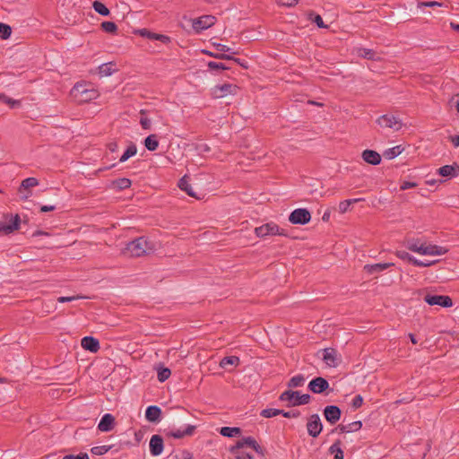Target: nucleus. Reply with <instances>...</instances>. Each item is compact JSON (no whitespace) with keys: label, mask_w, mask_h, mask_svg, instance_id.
Segmentation results:
<instances>
[{"label":"nucleus","mask_w":459,"mask_h":459,"mask_svg":"<svg viewBox=\"0 0 459 459\" xmlns=\"http://www.w3.org/2000/svg\"><path fill=\"white\" fill-rule=\"evenodd\" d=\"M153 247L144 237H140L129 242L123 253L132 257H139L152 252Z\"/></svg>","instance_id":"obj_1"},{"label":"nucleus","mask_w":459,"mask_h":459,"mask_svg":"<svg viewBox=\"0 0 459 459\" xmlns=\"http://www.w3.org/2000/svg\"><path fill=\"white\" fill-rule=\"evenodd\" d=\"M279 400L288 402V407H294L309 403L311 395L308 394H300L298 391L286 390L281 394Z\"/></svg>","instance_id":"obj_2"},{"label":"nucleus","mask_w":459,"mask_h":459,"mask_svg":"<svg viewBox=\"0 0 459 459\" xmlns=\"http://www.w3.org/2000/svg\"><path fill=\"white\" fill-rule=\"evenodd\" d=\"M255 234L258 238L268 236H288L286 230L281 229L276 223L271 221L255 229Z\"/></svg>","instance_id":"obj_3"},{"label":"nucleus","mask_w":459,"mask_h":459,"mask_svg":"<svg viewBox=\"0 0 459 459\" xmlns=\"http://www.w3.org/2000/svg\"><path fill=\"white\" fill-rule=\"evenodd\" d=\"M4 219V221L0 222V236L9 235L19 230L21 224L19 214L5 213Z\"/></svg>","instance_id":"obj_4"},{"label":"nucleus","mask_w":459,"mask_h":459,"mask_svg":"<svg viewBox=\"0 0 459 459\" xmlns=\"http://www.w3.org/2000/svg\"><path fill=\"white\" fill-rule=\"evenodd\" d=\"M74 91H75V96L79 97V100L83 102L95 100L99 96L97 90L93 88H86V85L84 84H76L74 87Z\"/></svg>","instance_id":"obj_5"},{"label":"nucleus","mask_w":459,"mask_h":459,"mask_svg":"<svg viewBox=\"0 0 459 459\" xmlns=\"http://www.w3.org/2000/svg\"><path fill=\"white\" fill-rule=\"evenodd\" d=\"M239 91V87L233 83H223L215 85L212 90L214 98H224L229 95H236Z\"/></svg>","instance_id":"obj_6"},{"label":"nucleus","mask_w":459,"mask_h":459,"mask_svg":"<svg viewBox=\"0 0 459 459\" xmlns=\"http://www.w3.org/2000/svg\"><path fill=\"white\" fill-rule=\"evenodd\" d=\"M311 220V214L308 210L305 208H299L291 212L289 216V221L292 224L305 225Z\"/></svg>","instance_id":"obj_7"},{"label":"nucleus","mask_w":459,"mask_h":459,"mask_svg":"<svg viewBox=\"0 0 459 459\" xmlns=\"http://www.w3.org/2000/svg\"><path fill=\"white\" fill-rule=\"evenodd\" d=\"M307 430L310 437H317L323 430V424L318 414H312L307 419Z\"/></svg>","instance_id":"obj_8"},{"label":"nucleus","mask_w":459,"mask_h":459,"mask_svg":"<svg viewBox=\"0 0 459 459\" xmlns=\"http://www.w3.org/2000/svg\"><path fill=\"white\" fill-rule=\"evenodd\" d=\"M424 301L430 306H440L442 307H450L453 306V300L449 296L446 295H430L424 297Z\"/></svg>","instance_id":"obj_9"},{"label":"nucleus","mask_w":459,"mask_h":459,"mask_svg":"<svg viewBox=\"0 0 459 459\" xmlns=\"http://www.w3.org/2000/svg\"><path fill=\"white\" fill-rule=\"evenodd\" d=\"M377 123L381 126L385 128H391L395 131L399 130L403 124L400 119H398L396 117L393 115H383L379 117L377 120Z\"/></svg>","instance_id":"obj_10"},{"label":"nucleus","mask_w":459,"mask_h":459,"mask_svg":"<svg viewBox=\"0 0 459 459\" xmlns=\"http://www.w3.org/2000/svg\"><path fill=\"white\" fill-rule=\"evenodd\" d=\"M307 389L314 394H323L329 389V383L325 378L316 377L308 383Z\"/></svg>","instance_id":"obj_11"},{"label":"nucleus","mask_w":459,"mask_h":459,"mask_svg":"<svg viewBox=\"0 0 459 459\" xmlns=\"http://www.w3.org/2000/svg\"><path fill=\"white\" fill-rule=\"evenodd\" d=\"M323 414L325 419L331 424L333 425L339 420L342 416V411L341 409L336 405H327L325 407L323 411Z\"/></svg>","instance_id":"obj_12"},{"label":"nucleus","mask_w":459,"mask_h":459,"mask_svg":"<svg viewBox=\"0 0 459 459\" xmlns=\"http://www.w3.org/2000/svg\"><path fill=\"white\" fill-rule=\"evenodd\" d=\"M420 250V255H442L448 252V249L445 247L437 246V245H422Z\"/></svg>","instance_id":"obj_13"},{"label":"nucleus","mask_w":459,"mask_h":459,"mask_svg":"<svg viewBox=\"0 0 459 459\" xmlns=\"http://www.w3.org/2000/svg\"><path fill=\"white\" fill-rule=\"evenodd\" d=\"M150 453L153 456L160 455L164 448L163 438L160 435H153L150 440Z\"/></svg>","instance_id":"obj_14"},{"label":"nucleus","mask_w":459,"mask_h":459,"mask_svg":"<svg viewBox=\"0 0 459 459\" xmlns=\"http://www.w3.org/2000/svg\"><path fill=\"white\" fill-rule=\"evenodd\" d=\"M115 427V417L110 413L102 416L98 425V429L102 432L111 431Z\"/></svg>","instance_id":"obj_15"},{"label":"nucleus","mask_w":459,"mask_h":459,"mask_svg":"<svg viewBox=\"0 0 459 459\" xmlns=\"http://www.w3.org/2000/svg\"><path fill=\"white\" fill-rule=\"evenodd\" d=\"M136 33L139 34L142 37L147 38V39H152V40H160V41H161L164 44H168V43L170 42L169 37H168L166 35L152 32V31H150L147 29L138 30L136 31Z\"/></svg>","instance_id":"obj_16"},{"label":"nucleus","mask_w":459,"mask_h":459,"mask_svg":"<svg viewBox=\"0 0 459 459\" xmlns=\"http://www.w3.org/2000/svg\"><path fill=\"white\" fill-rule=\"evenodd\" d=\"M437 174L444 178H455L459 175V165L455 162L442 166L437 169Z\"/></svg>","instance_id":"obj_17"},{"label":"nucleus","mask_w":459,"mask_h":459,"mask_svg":"<svg viewBox=\"0 0 459 459\" xmlns=\"http://www.w3.org/2000/svg\"><path fill=\"white\" fill-rule=\"evenodd\" d=\"M323 352V360L326 363L327 366L335 368L337 363V351L333 348H325L322 350Z\"/></svg>","instance_id":"obj_18"},{"label":"nucleus","mask_w":459,"mask_h":459,"mask_svg":"<svg viewBox=\"0 0 459 459\" xmlns=\"http://www.w3.org/2000/svg\"><path fill=\"white\" fill-rule=\"evenodd\" d=\"M82 347L91 352H97L100 350V342L92 336H85L81 341Z\"/></svg>","instance_id":"obj_19"},{"label":"nucleus","mask_w":459,"mask_h":459,"mask_svg":"<svg viewBox=\"0 0 459 459\" xmlns=\"http://www.w3.org/2000/svg\"><path fill=\"white\" fill-rule=\"evenodd\" d=\"M161 416V410L156 405H150L145 411V418L150 422H159Z\"/></svg>","instance_id":"obj_20"},{"label":"nucleus","mask_w":459,"mask_h":459,"mask_svg":"<svg viewBox=\"0 0 459 459\" xmlns=\"http://www.w3.org/2000/svg\"><path fill=\"white\" fill-rule=\"evenodd\" d=\"M362 159L371 165H378L381 162L380 154L373 150H365L362 152Z\"/></svg>","instance_id":"obj_21"},{"label":"nucleus","mask_w":459,"mask_h":459,"mask_svg":"<svg viewBox=\"0 0 459 459\" xmlns=\"http://www.w3.org/2000/svg\"><path fill=\"white\" fill-rule=\"evenodd\" d=\"M393 263H379L374 264H366L364 266V271L369 274H374L377 273H380L391 266H393Z\"/></svg>","instance_id":"obj_22"},{"label":"nucleus","mask_w":459,"mask_h":459,"mask_svg":"<svg viewBox=\"0 0 459 459\" xmlns=\"http://www.w3.org/2000/svg\"><path fill=\"white\" fill-rule=\"evenodd\" d=\"M243 443L245 444V446L251 447L259 455L264 456L265 455V449L262 447L253 437H243Z\"/></svg>","instance_id":"obj_23"},{"label":"nucleus","mask_w":459,"mask_h":459,"mask_svg":"<svg viewBox=\"0 0 459 459\" xmlns=\"http://www.w3.org/2000/svg\"><path fill=\"white\" fill-rule=\"evenodd\" d=\"M361 428H362V422L360 420H356V421L351 422V423H349L347 425L340 424L337 427V429L342 433H350V432L358 431Z\"/></svg>","instance_id":"obj_24"},{"label":"nucleus","mask_w":459,"mask_h":459,"mask_svg":"<svg viewBox=\"0 0 459 459\" xmlns=\"http://www.w3.org/2000/svg\"><path fill=\"white\" fill-rule=\"evenodd\" d=\"M154 368L157 370V377L160 382H165L171 375L169 368L164 367L162 363L155 365Z\"/></svg>","instance_id":"obj_25"},{"label":"nucleus","mask_w":459,"mask_h":459,"mask_svg":"<svg viewBox=\"0 0 459 459\" xmlns=\"http://www.w3.org/2000/svg\"><path fill=\"white\" fill-rule=\"evenodd\" d=\"M241 429L238 427H221L219 432L221 436L227 437H238L241 434Z\"/></svg>","instance_id":"obj_26"},{"label":"nucleus","mask_w":459,"mask_h":459,"mask_svg":"<svg viewBox=\"0 0 459 459\" xmlns=\"http://www.w3.org/2000/svg\"><path fill=\"white\" fill-rule=\"evenodd\" d=\"M178 187L186 192V194L192 197H195L196 199H199V197L195 195V193L193 192L192 187L188 181V177L184 176L178 182Z\"/></svg>","instance_id":"obj_27"},{"label":"nucleus","mask_w":459,"mask_h":459,"mask_svg":"<svg viewBox=\"0 0 459 459\" xmlns=\"http://www.w3.org/2000/svg\"><path fill=\"white\" fill-rule=\"evenodd\" d=\"M358 55L360 57H363L368 60H378V54L373 49L360 48L358 49Z\"/></svg>","instance_id":"obj_28"},{"label":"nucleus","mask_w":459,"mask_h":459,"mask_svg":"<svg viewBox=\"0 0 459 459\" xmlns=\"http://www.w3.org/2000/svg\"><path fill=\"white\" fill-rule=\"evenodd\" d=\"M342 441L337 439L329 448V452L334 455L333 459H343V451L342 449Z\"/></svg>","instance_id":"obj_29"},{"label":"nucleus","mask_w":459,"mask_h":459,"mask_svg":"<svg viewBox=\"0 0 459 459\" xmlns=\"http://www.w3.org/2000/svg\"><path fill=\"white\" fill-rule=\"evenodd\" d=\"M239 358L237 356H227L221 360L220 366L227 370H230L228 366L236 367L239 364Z\"/></svg>","instance_id":"obj_30"},{"label":"nucleus","mask_w":459,"mask_h":459,"mask_svg":"<svg viewBox=\"0 0 459 459\" xmlns=\"http://www.w3.org/2000/svg\"><path fill=\"white\" fill-rule=\"evenodd\" d=\"M305 381V377L302 374H298L289 380V382L287 383V386L289 388L300 387L304 385Z\"/></svg>","instance_id":"obj_31"},{"label":"nucleus","mask_w":459,"mask_h":459,"mask_svg":"<svg viewBox=\"0 0 459 459\" xmlns=\"http://www.w3.org/2000/svg\"><path fill=\"white\" fill-rule=\"evenodd\" d=\"M144 146L147 150L153 152L159 146V141L156 134H150L144 140Z\"/></svg>","instance_id":"obj_32"},{"label":"nucleus","mask_w":459,"mask_h":459,"mask_svg":"<svg viewBox=\"0 0 459 459\" xmlns=\"http://www.w3.org/2000/svg\"><path fill=\"white\" fill-rule=\"evenodd\" d=\"M307 18L309 21L316 23L318 28H322V29L328 28V26L326 24H325L322 17L314 11H310L307 13Z\"/></svg>","instance_id":"obj_33"},{"label":"nucleus","mask_w":459,"mask_h":459,"mask_svg":"<svg viewBox=\"0 0 459 459\" xmlns=\"http://www.w3.org/2000/svg\"><path fill=\"white\" fill-rule=\"evenodd\" d=\"M206 65L208 67V71L214 72V73H220L223 70L230 69L229 66H226L224 64L221 62H215V61H209L206 63Z\"/></svg>","instance_id":"obj_34"},{"label":"nucleus","mask_w":459,"mask_h":459,"mask_svg":"<svg viewBox=\"0 0 459 459\" xmlns=\"http://www.w3.org/2000/svg\"><path fill=\"white\" fill-rule=\"evenodd\" d=\"M422 245L423 244L420 243L419 238H411L405 243V246L409 250L419 254H420V250L419 248H421Z\"/></svg>","instance_id":"obj_35"},{"label":"nucleus","mask_w":459,"mask_h":459,"mask_svg":"<svg viewBox=\"0 0 459 459\" xmlns=\"http://www.w3.org/2000/svg\"><path fill=\"white\" fill-rule=\"evenodd\" d=\"M112 185L118 190H124L131 186L132 181L129 178H121L112 181Z\"/></svg>","instance_id":"obj_36"},{"label":"nucleus","mask_w":459,"mask_h":459,"mask_svg":"<svg viewBox=\"0 0 459 459\" xmlns=\"http://www.w3.org/2000/svg\"><path fill=\"white\" fill-rule=\"evenodd\" d=\"M114 66H115V64L113 63H107V64H102L101 65L99 66V74L100 76H109L111 75L115 69H114Z\"/></svg>","instance_id":"obj_37"},{"label":"nucleus","mask_w":459,"mask_h":459,"mask_svg":"<svg viewBox=\"0 0 459 459\" xmlns=\"http://www.w3.org/2000/svg\"><path fill=\"white\" fill-rule=\"evenodd\" d=\"M92 7L95 12L102 16H108L110 14L109 9L101 2L94 1L92 3Z\"/></svg>","instance_id":"obj_38"},{"label":"nucleus","mask_w":459,"mask_h":459,"mask_svg":"<svg viewBox=\"0 0 459 459\" xmlns=\"http://www.w3.org/2000/svg\"><path fill=\"white\" fill-rule=\"evenodd\" d=\"M137 152V148L134 143H131L128 148L126 150V152L123 153V155L120 157L119 161L125 162L129 158L134 156Z\"/></svg>","instance_id":"obj_39"},{"label":"nucleus","mask_w":459,"mask_h":459,"mask_svg":"<svg viewBox=\"0 0 459 459\" xmlns=\"http://www.w3.org/2000/svg\"><path fill=\"white\" fill-rule=\"evenodd\" d=\"M39 185V180L35 178H27L22 181V184L19 188V192L22 190H27L30 187H33Z\"/></svg>","instance_id":"obj_40"},{"label":"nucleus","mask_w":459,"mask_h":459,"mask_svg":"<svg viewBox=\"0 0 459 459\" xmlns=\"http://www.w3.org/2000/svg\"><path fill=\"white\" fill-rule=\"evenodd\" d=\"M403 149L401 145L394 146L393 148L387 149L384 152V157L388 160L394 159L399 154L402 153Z\"/></svg>","instance_id":"obj_41"},{"label":"nucleus","mask_w":459,"mask_h":459,"mask_svg":"<svg viewBox=\"0 0 459 459\" xmlns=\"http://www.w3.org/2000/svg\"><path fill=\"white\" fill-rule=\"evenodd\" d=\"M217 22V18L214 15L203 14V30L212 27Z\"/></svg>","instance_id":"obj_42"},{"label":"nucleus","mask_w":459,"mask_h":459,"mask_svg":"<svg viewBox=\"0 0 459 459\" xmlns=\"http://www.w3.org/2000/svg\"><path fill=\"white\" fill-rule=\"evenodd\" d=\"M194 429H195V427L188 426L185 430H180V429L173 430L170 432V436L175 438H182L185 436L191 435L194 431Z\"/></svg>","instance_id":"obj_43"},{"label":"nucleus","mask_w":459,"mask_h":459,"mask_svg":"<svg viewBox=\"0 0 459 459\" xmlns=\"http://www.w3.org/2000/svg\"><path fill=\"white\" fill-rule=\"evenodd\" d=\"M187 24H184V27L191 26V28L196 32L199 33L201 31V17H197L195 19H188L184 18Z\"/></svg>","instance_id":"obj_44"},{"label":"nucleus","mask_w":459,"mask_h":459,"mask_svg":"<svg viewBox=\"0 0 459 459\" xmlns=\"http://www.w3.org/2000/svg\"><path fill=\"white\" fill-rule=\"evenodd\" d=\"M281 413H282V410L267 408V409L262 410V411L260 412V415L264 418H273V417L281 415Z\"/></svg>","instance_id":"obj_45"},{"label":"nucleus","mask_w":459,"mask_h":459,"mask_svg":"<svg viewBox=\"0 0 459 459\" xmlns=\"http://www.w3.org/2000/svg\"><path fill=\"white\" fill-rule=\"evenodd\" d=\"M12 34V28L5 23L0 22V38L7 39Z\"/></svg>","instance_id":"obj_46"},{"label":"nucleus","mask_w":459,"mask_h":459,"mask_svg":"<svg viewBox=\"0 0 459 459\" xmlns=\"http://www.w3.org/2000/svg\"><path fill=\"white\" fill-rule=\"evenodd\" d=\"M100 26L101 29L108 33H116L117 30V26L113 22H103Z\"/></svg>","instance_id":"obj_47"},{"label":"nucleus","mask_w":459,"mask_h":459,"mask_svg":"<svg viewBox=\"0 0 459 459\" xmlns=\"http://www.w3.org/2000/svg\"><path fill=\"white\" fill-rule=\"evenodd\" d=\"M395 255L402 260L408 261L409 263L413 264V261H415V257L410 255L408 252L403 250L396 251Z\"/></svg>","instance_id":"obj_48"},{"label":"nucleus","mask_w":459,"mask_h":459,"mask_svg":"<svg viewBox=\"0 0 459 459\" xmlns=\"http://www.w3.org/2000/svg\"><path fill=\"white\" fill-rule=\"evenodd\" d=\"M0 101H2L4 103H6L11 108H14L15 106L20 105V101L19 100H13V99L7 97L4 93H0Z\"/></svg>","instance_id":"obj_49"},{"label":"nucleus","mask_w":459,"mask_h":459,"mask_svg":"<svg viewBox=\"0 0 459 459\" xmlns=\"http://www.w3.org/2000/svg\"><path fill=\"white\" fill-rule=\"evenodd\" d=\"M110 446H100L91 448V453L97 455H102L110 450Z\"/></svg>","instance_id":"obj_50"},{"label":"nucleus","mask_w":459,"mask_h":459,"mask_svg":"<svg viewBox=\"0 0 459 459\" xmlns=\"http://www.w3.org/2000/svg\"><path fill=\"white\" fill-rule=\"evenodd\" d=\"M144 116H145V111L141 110L140 124L143 129L147 130V129L151 128V120Z\"/></svg>","instance_id":"obj_51"},{"label":"nucleus","mask_w":459,"mask_h":459,"mask_svg":"<svg viewBox=\"0 0 459 459\" xmlns=\"http://www.w3.org/2000/svg\"><path fill=\"white\" fill-rule=\"evenodd\" d=\"M437 262H438L437 260L422 262L416 258L415 261H413V265L419 266V267H429V266L434 265Z\"/></svg>","instance_id":"obj_52"},{"label":"nucleus","mask_w":459,"mask_h":459,"mask_svg":"<svg viewBox=\"0 0 459 459\" xmlns=\"http://www.w3.org/2000/svg\"><path fill=\"white\" fill-rule=\"evenodd\" d=\"M245 447V444L243 443V438L238 440L237 443L230 448V452L233 455H237L238 450Z\"/></svg>","instance_id":"obj_53"},{"label":"nucleus","mask_w":459,"mask_h":459,"mask_svg":"<svg viewBox=\"0 0 459 459\" xmlns=\"http://www.w3.org/2000/svg\"><path fill=\"white\" fill-rule=\"evenodd\" d=\"M362 404L363 397L360 394L356 395L351 402V406L355 410L360 408Z\"/></svg>","instance_id":"obj_54"},{"label":"nucleus","mask_w":459,"mask_h":459,"mask_svg":"<svg viewBox=\"0 0 459 459\" xmlns=\"http://www.w3.org/2000/svg\"><path fill=\"white\" fill-rule=\"evenodd\" d=\"M281 415H282L283 417L288 418V419L298 418L300 416V411L298 410H292V411H285L284 410H282V413Z\"/></svg>","instance_id":"obj_55"},{"label":"nucleus","mask_w":459,"mask_h":459,"mask_svg":"<svg viewBox=\"0 0 459 459\" xmlns=\"http://www.w3.org/2000/svg\"><path fill=\"white\" fill-rule=\"evenodd\" d=\"M80 299H84V297L80 296V295L70 296V297H59L57 299V301L60 303H65V302H70V301Z\"/></svg>","instance_id":"obj_56"},{"label":"nucleus","mask_w":459,"mask_h":459,"mask_svg":"<svg viewBox=\"0 0 459 459\" xmlns=\"http://www.w3.org/2000/svg\"><path fill=\"white\" fill-rule=\"evenodd\" d=\"M275 2L281 5H284L287 7H292V6H295L299 3V0H275Z\"/></svg>","instance_id":"obj_57"},{"label":"nucleus","mask_w":459,"mask_h":459,"mask_svg":"<svg viewBox=\"0 0 459 459\" xmlns=\"http://www.w3.org/2000/svg\"><path fill=\"white\" fill-rule=\"evenodd\" d=\"M350 206H351L350 201H348V200L342 201L339 204V212L341 213H345L349 210Z\"/></svg>","instance_id":"obj_58"},{"label":"nucleus","mask_w":459,"mask_h":459,"mask_svg":"<svg viewBox=\"0 0 459 459\" xmlns=\"http://www.w3.org/2000/svg\"><path fill=\"white\" fill-rule=\"evenodd\" d=\"M418 185L416 182H411V181H403L402 182L401 186H400V189L401 190H407V189H410V188H413V187H416Z\"/></svg>","instance_id":"obj_59"},{"label":"nucleus","mask_w":459,"mask_h":459,"mask_svg":"<svg viewBox=\"0 0 459 459\" xmlns=\"http://www.w3.org/2000/svg\"><path fill=\"white\" fill-rule=\"evenodd\" d=\"M420 4L423 6H428V7H435V6H442L444 4L436 2V1H430V2H423Z\"/></svg>","instance_id":"obj_60"},{"label":"nucleus","mask_w":459,"mask_h":459,"mask_svg":"<svg viewBox=\"0 0 459 459\" xmlns=\"http://www.w3.org/2000/svg\"><path fill=\"white\" fill-rule=\"evenodd\" d=\"M216 50L220 51V52H228L230 51V48H228L227 46L225 45H222V44H220V43H217V44H213Z\"/></svg>","instance_id":"obj_61"},{"label":"nucleus","mask_w":459,"mask_h":459,"mask_svg":"<svg viewBox=\"0 0 459 459\" xmlns=\"http://www.w3.org/2000/svg\"><path fill=\"white\" fill-rule=\"evenodd\" d=\"M55 210H56V206L55 205H42L40 207V212H52V211H55Z\"/></svg>","instance_id":"obj_62"},{"label":"nucleus","mask_w":459,"mask_h":459,"mask_svg":"<svg viewBox=\"0 0 459 459\" xmlns=\"http://www.w3.org/2000/svg\"><path fill=\"white\" fill-rule=\"evenodd\" d=\"M236 459H254V456L249 453H243L241 455H236Z\"/></svg>","instance_id":"obj_63"},{"label":"nucleus","mask_w":459,"mask_h":459,"mask_svg":"<svg viewBox=\"0 0 459 459\" xmlns=\"http://www.w3.org/2000/svg\"><path fill=\"white\" fill-rule=\"evenodd\" d=\"M449 138L455 147L459 146V135H452Z\"/></svg>","instance_id":"obj_64"}]
</instances>
